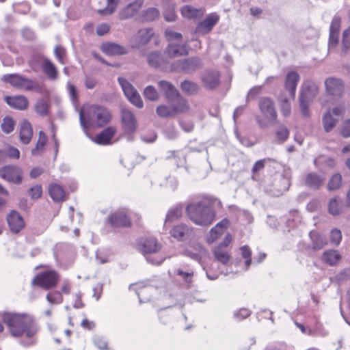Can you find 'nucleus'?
Masks as SVG:
<instances>
[{
    "label": "nucleus",
    "mask_w": 350,
    "mask_h": 350,
    "mask_svg": "<svg viewBox=\"0 0 350 350\" xmlns=\"http://www.w3.org/2000/svg\"><path fill=\"white\" fill-rule=\"evenodd\" d=\"M1 317L12 337L25 336L20 342L21 345L30 347L36 344V336L40 329L33 316L26 312H3Z\"/></svg>",
    "instance_id": "1"
},
{
    "label": "nucleus",
    "mask_w": 350,
    "mask_h": 350,
    "mask_svg": "<svg viewBox=\"0 0 350 350\" xmlns=\"http://www.w3.org/2000/svg\"><path fill=\"white\" fill-rule=\"evenodd\" d=\"M189 218L196 224L207 226L214 221L216 214L214 208L204 198L197 202H191L186 206Z\"/></svg>",
    "instance_id": "2"
},
{
    "label": "nucleus",
    "mask_w": 350,
    "mask_h": 350,
    "mask_svg": "<svg viewBox=\"0 0 350 350\" xmlns=\"http://www.w3.org/2000/svg\"><path fill=\"white\" fill-rule=\"evenodd\" d=\"M86 116L87 121L85 120L83 111H80V124L85 130L88 129V124L92 126L103 127L109 123L111 118V113L108 109L98 105H92L88 107Z\"/></svg>",
    "instance_id": "3"
},
{
    "label": "nucleus",
    "mask_w": 350,
    "mask_h": 350,
    "mask_svg": "<svg viewBox=\"0 0 350 350\" xmlns=\"http://www.w3.org/2000/svg\"><path fill=\"white\" fill-rule=\"evenodd\" d=\"M161 247V244L152 237L142 238L138 243L139 250L146 260L152 265H160L164 261V256L159 254Z\"/></svg>",
    "instance_id": "4"
},
{
    "label": "nucleus",
    "mask_w": 350,
    "mask_h": 350,
    "mask_svg": "<svg viewBox=\"0 0 350 350\" xmlns=\"http://www.w3.org/2000/svg\"><path fill=\"white\" fill-rule=\"evenodd\" d=\"M40 268H46V269L37 273L32 279L31 284L45 291L55 288L60 279L59 273L46 265H40L36 267V269Z\"/></svg>",
    "instance_id": "5"
},
{
    "label": "nucleus",
    "mask_w": 350,
    "mask_h": 350,
    "mask_svg": "<svg viewBox=\"0 0 350 350\" xmlns=\"http://www.w3.org/2000/svg\"><path fill=\"white\" fill-rule=\"evenodd\" d=\"M1 79L3 82L9 83L10 85L17 89L36 92H39L40 90V87L35 81L26 78L18 73L3 75Z\"/></svg>",
    "instance_id": "6"
},
{
    "label": "nucleus",
    "mask_w": 350,
    "mask_h": 350,
    "mask_svg": "<svg viewBox=\"0 0 350 350\" xmlns=\"http://www.w3.org/2000/svg\"><path fill=\"white\" fill-rule=\"evenodd\" d=\"M105 222L113 229L130 228L132 225L129 210L124 207L110 213Z\"/></svg>",
    "instance_id": "7"
},
{
    "label": "nucleus",
    "mask_w": 350,
    "mask_h": 350,
    "mask_svg": "<svg viewBox=\"0 0 350 350\" xmlns=\"http://www.w3.org/2000/svg\"><path fill=\"white\" fill-rule=\"evenodd\" d=\"M121 126L127 141L133 142L137 129V121L134 113L130 110L126 109L121 110Z\"/></svg>",
    "instance_id": "8"
},
{
    "label": "nucleus",
    "mask_w": 350,
    "mask_h": 350,
    "mask_svg": "<svg viewBox=\"0 0 350 350\" xmlns=\"http://www.w3.org/2000/svg\"><path fill=\"white\" fill-rule=\"evenodd\" d=\"M118 81L128 100L137 108H142L143 101L137 90L123 77H118Z\"/></svg>",
    "instance_id": "9"
},
{
    "label": "nucleus",
    "mask_w": 350,
    "mask_h": 350,
    "mask_svg": "<svg viewBox=\"0 0 350 350\" xmlns=\"http://www.w3.org/2000/svg\"><path fill=\"white\" fill-rule=\"evenodd\" d=\"M0 176L10 183L19 185L23 180V171L15 165H5L0 168Z\"/></svg>",
    "instance_id": "10"
},
{
    "label": "nucleus",
    "mask_w": 350,
    "mask_h": 350,
    "mask_svg": "<svg viewBox=\"0 0 350 350\" xmlns=\"http://www.w3.org/2000/svg\"><path fill=\"white\" fill-rule=\"evenodd\" d=\"M202 68V60L198 57H191L178 60L173 64V68L186 74H191Z\"/></svg>",
    "instance_id": "11"
},
{
    "label": "nucleus",
    "mask_w": 350,
    "mask_h": 350,
    "mask_svg": "<svg viewBox=\"0 0 350 350\" xmlns=\"http://www.w3.org/2000/svg\"><path fill=\"white\" fill-rule=\"evenodd\" d=\"M219 14L216 12H212L209 14L205 19L197 24L194 33L206 35L212 31L214 26L219 22Z\"/></svg>",
    "instance_id": "12"
},
{
    "label": "nucleus",
    "mask_w": 350,
    "mask_h": 350,
    "mask_svg": "<svg viewBox=\"0 0 350 350\" xmlns=\"http://www.w3.org/2000/svg\"><path fill=\"white\" fill-rule=\"evenodd\" d=\"M100 49L107 56H120L129 53L127 47L111 41L103 42L100 46Z\"/></svg>",
    "instance_id": "13"
},
{
    "label": "nucleus",
    "mask_w": 350,
    "mask_h": 350,
    "mask_svg": "<svg viewBox=\"0 0 350 350\" xmlns=\"http://www.w3.org/2000/svg\"><path fill=\"white\" fill-rule=\"evenodd\" d=\"M221 75L217 70H206L201 75V81L207 90H213L220 85Z\"/></svg>",
    "instance_id": "14"
},
{
    "label": "nucleus",
    "mask_w": 350,
    "mask_h": 350,
    "mask_svg": "<svg viewBox=\"0 0 350 350\" xmlns=\"http://www.w3.org/2000/svg\"><path fill=\"white\" fill-rule=\"evenodd\" d=\"M259 109L264 117L270 122H275L277 112L273 100L268 97L262 98L259 101Z\"/></svg>",
    "instance_id": "15"
},
{
    "label": "nucleus",
    "mask_w": 350,
    "mask_h": 350,
    "mask_svg": "<svg viewBox=\"0 0 350 350\" xmlns=\"http://www.w3.org/2000/svg\"><path fill=\"white\" fill-rule=\"evenodd\" d=\"M6 220L10 231L14 234L19 232L25 226L24 219L20 213L15 210H12L8 214Z\"/></svg>",
    "instance_id": "16"
},
{
    "label": "nucleus",
    "mask_w": 350,
    "mask_h": 350,
    "mask_svg": "<svg viewBox=\"0 0 350 350\" xmlns=\"http://www.w3.org/2000/svg\"><path fill=\"white\" fill-rule=\"evenodd\" d=\"M327 92L332 96H340L344 91V83L340 79L329 77L325 82Z\"/></svg>",
    "instance_id": "17"
},
{
    "label": "nucleus",
    "mask_w": 350,
    "mask_h": 350,
    "mask_svg": "<svg viewBox=\"0 0 350 350\" xmlns=\"http://www.w3.org/2000/svg\"><path fill=\"white\" fill-rule=\"evenodd\" d=\"M317 93V85L312 81H306L302 84L299 100L312 102Z\"/></svg>",
    "instance_id": "18"
},
{
    "label": "nucleus",
    "mask_w": 350,
    "mask_h": 350,
    "mask_svg": "<svg viewBox=\"0 0 350 350\" xmlns=\"http://www.w3.org/2000/svg\"><path fill=\"white\" fill-rule=\"evenodd\" d=\"M144 0H135L128 4L119 12V18L121 20H126L134 16L142 8Z\"/></svg>",
    "instance_id": "19"
},
{
    "label": "nucleus",
    "mask_w": 350,
    "mask_h": 350,
    "mask_svg": "<svg viewBox=\"0 0 350 350\" xmlns=\"http://www.w3.org/2000/svg\"><path fill=\"white\" fill-rule=\"evenodd\" d=\"M147 62L150 67L161 69L165 68L168 64L167 59L158 51L150 53L147 56Z\"/></svg>",
    "instance_id": "20"
},
{
    "label": "nucleus",
    "mask_w": 350,
    "mask_h": 350,
    "mask_svg": "<svg viewBox=\"0 0 350 350\" xmlns=\"http://www.w3.org/2000/svg\"><path fill=\"white\" fill-rule=\"evenodd\" d=\"M164 53L170 58H174L178 56L187 55L189 53L187 44H178L170 43L165 49Z\"/></svg>",
    "instance_id": "21"
},
{
    "label": "nucleus",
    "mask_w": 350,
    "mask_h": 350,
    "mask_svg": "<svg viewBox=\"0 0 350 350\" xmlns=\"http://www.w3.org/2000/svg\"><path fill=\"white\" fill-rule=\"evenodd\" d=\"M5 100L9 106L18 110H25L29 105L27 98L23 95L6 96Z\"/></svg>",
    "instance_id": "22"
},
{
    "label": "nucleus",
    "mask_w": 350,
    "mask_h": 350,
    "mask_svg": "<svg viewBox=\"0 0 350 350\" xmlns=\"http://www.w3.org/2000/svg\"><path fill=\"white\" fill-rule=\"evenodd\" d=\"M300 77L297 72L291 71L287 73L285 80V89L289 92L290 96L294 98L297 85Z\"/></svg>",
    "instance_id": "23"
},
{
    "label": "nucleus",
    "mask_w": 350,
    "mask_h": 350,
    "mask_svg": "<svg viewBox=\"0 0 350 350\" xmlns=\"http://www.w3.org/2000/svg\"><path fill=\"white\" fill-rule=\"evenodd\" d=\"M33 136V129L30 122L25 119L20 125L19 138L20 141L23 144H28L30 143Z\"/></svg>",
    "instance_id": "24"
},
{
    "label": "nucleus",
    "mask_w": 350,
    "mask_h": 350,
    "mask_svg": "<svg viewBox=\"0 0 350 350\" xmlns=\"http://www.w3.org/2000/svg\"><path fill=\"white\" fill-rule=\"evenodd\" d=\"M158 86L160 90L163 92L166 98L170 102L173 100L176 96H179V92L176 88L167 81H159Z\"/></svg>",
    "instance_id": "25"
},
{
    "label": "nucleus",
    "mask_w": 350,
    "mask_h": 350,
    "mask_svg": "<svg viewBox=\"0 0 350 350\" xmlns=\"http://www.w3.org/2000/svg\"><path fill=\"white\" fill-rule=\"evenodd\" d=\"M180 13L183 17L189 20L200 19L204 16V10L202 9L196 8L190 5L183 6L180 9Z\"/></svg>",
    "instance_id": "26"
},
{
    "label": "nucleus",
    "mask_w": 350,
    "mask_h": 350,
    "mask_svg": "<svg viewBox=\"0 0 350 350\" xmlns=\"http://www.w3.org/2000/svg\"><path fill=\"white\" fill-rule=\"evenodd\" d=\"M116 132L113 126H108L96 136L95 142L100 145L108 144Z\"/></svg>",
    "instance_id": "27"
},
{
    "label": "nucleus",
    "mask_w": 350,
    "mask_h": 350,
    "mask_svg": "<svg viewBox=\"0 0 350 350\" xmlns=\"http://www.w3.org/2000/svg\"><path fill=\"white\" fill-rule=\"evenodd\" d=\"M42 70L49 80L55 81L57 79L58 70L57 67L49 58L44 59L42 63Z\"/></svg>",
    "instance_id": "28"
},
{
    "label": "nucleus",
    "mask_w": 350,
    "mask_h": 350,
    "mask_svg": "<svg viewBox=\"0 0 350 350\" xmlns=\"http://www.w3.org/2000/svg\"><path fill=\"white\" fill-rule=\"evenodd\" d=\"M46 59L48 58L41 53L34 52L30 55L27 63L33 71L38 72Z\"/></svg>",
    "instance_id": "29"
},
{
    "label": "nucleus",
    "mask_w": 350,
    "mask_h": 350,
    "mask_svg": "<svg viewBox=\"0 0 350 350\" xmlns=\"http://www.w3.org/2000/svg\"><path fill=\"white\" fill-rule=\"evenodd\" d=\"M324 180L323 176L317 173H309L306 177V185L310 188L317 189L323 185Z\"/></svg>",
    "instance_id": "30"
},
{
    "label": "nucleus",
    "mask_w": 350,
    "mask_h": 350,
    "mask_svg": "<svg viewBox=\"0 0 350 350\" xmlns=\"http://www.w3.org/2000/svg\"><path fill=\"white\" fill-rule=\"evenodd\" d=\"M49 193L52 200L55 202L62 201L64 198L65 192L62 186L58 184H51L49 187Z\"/></svg>",
    "instance_id": "31"
},
{
    "label": "nucleus",
    "mask_w": 350,
    "mask_h": 350,
    "mask_svg": "<svg viewBox=\"0 0 350 350\" xmlns=\"http://www.w3.org/2000/svg\"><path fill=\"white\" fill-rule=\"evenodd\" d=\"M204 252L205 249L203 247V246L200 244H196L193 247V250L186 249L184 252V254L185 256L189 257L192 260L200 262Z\"/></svg>",
    "instance_id": "32"
},
{
    "label": "nucleus",
    "mask_w": 350,
    "mask_h": 350,
    "mask_svg": "<svg viewBox=\"0 0 350 350\" xmlns=\"http://www.w3.org/2000/svg\"><path fill=\"white\" fill-rule=\"evenodd\" d=\"M189 228L188 226L180 224L174 226L170 230V234L178 240H182L186 235H188Z\"/></svg>",
    "instance_id": "33"
},
{
    "label": "nucleus",
    "mask_w": 350,
    "mask_h": 350,
    "mask_svg": "<svg viewBox=\"0 0 350 350\" xmlns=\"http://www.w3.org/2000/svg\"><path fill=\"white\" fill-rule=\"evenodd\" d=\"M310 237L312 240V248L315 250L322 249L327 244V239L316 231L310 232Z\"/></svg>",
    "instance_id": "34"
},
{
    "label": "nucleus",
    "mask_w": 350,
    "mask_h": 350,
    "mask_svg": "<svg viewBox=\"0 0 350 350\" xmlns=\"http://www.w3.org/2000/svg\"><path fill=\"white\" fill-rule=\"evenodd\" d=\"M175 98H176V102L172 105L174 114L183 113L189 110V105L185 98L182 97L180 94Z\"/></svg>",
    "instance_id": "35"
},
{
    "label": "nucleus",
    "mask_w": 350,
    "mask_h": 350,
    "mask_svg": "<svg viewBox=\"0 0 350 350\" xmlns=\"http://www.w3.org/2000/svg\"><path fill=\"white\" fill-rule=\"evenodd\" d=\"M46 142H47L46 135L44 133V131H40L39 132V137H38L37 143L36 144V146H35V148H33L31 150V154L33 156L40 155V154L44 150V147L46 146Z\"/></svg>",
    "instance_id": "36"
},
{
    "label": "nucleus",
    "mask_w": 350,
    "mask_h": 350,
    "mask_svg": "<svg viewBox=\"0 0 350 350\" xmlns=\"http://www.w3.org/2000/svg\"><path fill=\"white\" fill-rule=\"evenodd\" d=\"M322 259L329 265L333 266L335 265L340 259V255L338 251L329 250L323 252Z\"/></svg>",
    "instance_id": "37"
},
{
    "label": "nucleus",
    "mask_w": 350,
    "mask_h": 350,
    "mask_svg": "<svg viewBox=\"0 0 350 350\" xmlns=\"http://www.w3.org/2000/svg\"><path fill=\"white\" fill-rule=\"evenodd\" d=\"M182 91L187 95H193L196 94L199 90L198 85L189 80H184L180 83V85Z\"/></svg>",
    "instance_id": "38"
},
{
    "label": "nucleus",
    "mask_w": 350,
    "mask_h": 350,
    "mask_svg": "<svg viewBox=\"0 0 350 350\" xmlns=\"http://www.w3.org/2000/svg\"><path fill=\"white\" fill-rule=\"evenodd\" d=\"M322 121L325 131L326 132H329L336 126L338 119L334 118L331 113V111L329 109L324 114Z\"/></svg>",
    "instance_id": "39"
},
{
    "label": "nucleus",
    "mask_w": 350,
    "mask_h": 350,
    "mask_svg": "<svg viewBox=\"0 0 350 350\" xmlns=\"http://www.w3.org/2000/svg\"><path fill=\"white\" fill-rule=\"evenodd\" d=\"M159 16V11L156 8H149L142 11L141 14L142 21L151 22L157 19Z\"/></svg>",
    "instance_id": "40"
},
{
    "label": "nucleus",
    "mask_w": 350,
    "mask_h": 350,
    "mask_svg": "<svg viewBox=\"0 0 350 350\" xmlns=\"http://www.w3.org/2000/svg\"><path fill=\"white\" fill-rule=\"evenodd\" d=\"M328 211L332 215H338L342 213V202L338 198V197L334 198L329 200Z\"/></svg>",
    "instance_id": "41"
},
{
    "label": "nucleus",
    "mask_w": 350,
    "mask_h": 350,
    "mask_svg": "<svg viewBox=\"0 0 350 350\" xmlns=\"http://www.w3.org/2000/svg\"><path fill=\"white\" fill-rule=\"evenodd\" d=\"M16 122L14 118L10 116H6L3 118L1 129L5 134H10L14 130Z\"/></svg>",
    "instance_id": "42"
},
{
    "label": "nucleus",
    "mask_w": 350,
    "mask_h": 350,
    "mask_svg": "<svg viewBox=\"0 0 350 350\" xmlns=\"http://www.w3.org/2000/svg\"><path fill=\"white\" fill-rule=\"evenodd\" d=\"M182 215V208L180 206H175L170 208L165 217V225L167 223H172L174 221L178 219Z\"/></svg>",
    "instance_id": "43"
},
{
    "label": "nucleus",
    "mask_w": 350,
    "mask_h": 350,
    "mask_svg": "<svg viewBox=\"0 0 350 350\" xmlns=\"http://www.w3.org/2000/svg\"><path fill=\"white\" fill-rule=\"evenodd\" d=\"M50 105L48 102L41 98L37 100L35 105V111L40 116H46L49 111Z\"/></svg>",
    "instance_id": "44"
},
{
    "label": "nucleus",
    "mask_w": 350,
    "mask_h": 350,
    "mask_svg": "<svg viewBox=\"0 0 350 350\" xmlns=\"http://www.w3.org/2000/svg\"><path fill=\"white\" fill-rule=\"evenodd\" d=\"M215 258L224 265H226L230 260V255L221 246H217L213 251Z\"/></svg>",
    "instance_id": "45"
},
{
    "label": "nucleus",
    "mask_w": 350,
    "mask_h": 350,
    "mask_svg": "<svg viewBox=\"0 0 350 350\" xmlns=\"http://www.w3.org/2000/svg\"><path fill=\"white\" fill-rule=\"evenodd\" d=\"M167 5L163 11V17L166 21L173 22L176 18L174 7L170 0H167Z\"/></svg>",
    "instance_id": "46"
},
{
    "label": "nucleus",
    "mask_w": 350,
    "mask_h": 350,
    "mask_svg": "<svg viewBox=\"0 0 350 350\" xmlns=\"http://www.w3.org/2000/svg\"><path fill=\"white\" fill-rule=\"evenodd\" d=\"M12 8L14 12L16 13L26 14L30 11L31 7L27 1H23L13 3Z\"/></svg>",
    "instance_id": "47"
},
{
    "label": "nucleus",
    "mask_w": 350,
    "mask_h": 350,
    "mask_svg": "<svg viewBox=\"0 0 350 350\" xmlns=\"http://www.w3.org/2000/svg\"><path fill=\"white\" fill-rule=\"evenodd\" d=\"M342 184V176L339 173L334 174L330 178L328 184L327 189L329 191L336 190L338 189Z\"/></svg>",
    "instance_id": "48"
},
{
    "label": "nucleus",
    "mask_w": 350,
    "mask_h": 350,
    "mask_svg": "<svg viewBox=\"0 0 350 350\" xmlns=\"http://www.w3.org/2000/svg\"><path fill=\"white\" fill-rule=\"evenodd\" d=\"M157 114L161 118H168L174 115L172 106L159 105L156 109Z\"/></svg>",
    "instance_id": "49"
},
{
    "label": "nucleus",
    "mask_w": 350,
    "mask_h": 350,
    "mask_svg": "<svg viewBox=\"0 0 350 350\" xmlns=\"http://www.w3.org/2000/svg\"><path fill=\"white\" fill-rule=\"evenodd\" d=\"M289 130L284 125H280L275 132L276 137L281 144L284 143L289 137Z\"/></svg>",
    "instance_id": "50"
},
{
    "label": "nucleus",
    "mask_w": 350,
    "mask_h": 350,
    "mask_svg": "<svg viewBox=\"0 0 350 350\" xmlns=\"http://www.w3.org/2000/svg\"><path fill=\"white\" fill-rule=\"evenodd\" d=\"M46 300L52 304H59L63 301V296L59 291H53L47 293Z\"/></svg>",
    "instance_id": "51"
},
{
    "label": "nucleus",
    "mask_w": 350,
    "mask_h": 350,
    "mask_svg": "<svg viewBox=\"0 0 350 350\" xmlns=\"http://www.w3.org/2000/svg\"><path fill=\"white\" fill-rule=\"evenodd\" d=\"M107 6L103 9H100L98 12L101 15L111 14L116 9L117 1L116 0H107Z\"/></svg>",
    "instance_id": "52"
},
{
    "label": "nucleus",
    "mask_w": 350,
    "mask_h": 350,
    "mask_svg": "<svg viewBox=\"0 0 350 350\" xmlns=\"http://www.w3.org/2000/svg\"><path fill=\"white\" fill-rule=\"evenodd\" d=\"M54 55L61 64H66L65 58L66 57V51L64 46L62 45H56L54 49Z\"/></svg>",
    "instance_id": "53"
},
{
    "label": "nucleus",
    "mask_w": 350,
    "mask_h": 350,
    "mask_svg": "<svg viewBox=\"0 0 350 350\" xmlns=\"http://www.w3.org/2000/svg\"><path fill=\"white\" fill-rule=\"evenodd\" d=\"M144 95L146 98L152 101H155L159 98L158 92L152 85H148L144 89Z\"/></svg>",
    "instance_id": "54"
},
{
    "label": "nucleus",
    "mask_w": 350,
    "mask_h": 350,
    "mask_svg": "<svg viewBox=\"0 0 350 350\" xmlns=\"http://www.w3.org/2000/svg\"><path fill=\"white\" fill-rule=\"evenodd\" d=\"M241 256L245 259V264L246 269H247L251 264L252 261V252L250 248L247 245H243L240 248Z\"/></svg>",
    "instance_id": "55"
},
{
    "label": "nucleus",
    "mask_w": 350,
    "mask_h": 350,
    "mask_svg": "<svg viewBox=\"0 0 350 350\" xmlns=\"http://www.w3.org/2000/svg\"><path fill=\"white\" fill-rule=\"evenodd\" d=\"M175 273L180 276L182 280L188 284H190L193 281V271L185 272L178 269L175 271Z\"/></svg>",
    "instance_id": "56"
},
{
    "label": "nucleus",
    "mask_w": 350,
    "mask_h": 350,
    "mask_svg": "<svg viewBox=\"0 0 350 350\" xmlns=\"http://www.w3.org/2000/svg\"><path fill=\"white\" fill-rule=\"evenodd\" d=\"M28 193L31 198L33 200H37L40 198L42 194V188L40 185H36L29 188Z\"/></svg>",
    "instance_id": "57"
},
{
    "label": "nucleus",
    "mask_w": 350,
    "mask_h": 350,
    "mask_svg": "<svg viewBox=\"0 0 350 350\" xmlns=\"http://www.w3.org/2000/svg\"><path fill=\"white\" fill-rule=\"evenodd\" d=\"M341 25V18L339 16H334L332 20L329 32L339 33Z\"/></svg>",
    "instance_id": "58"
},
{
    "label": "nucleus",
    "mask_w": 350,
    "mask_h": 350,
    "mask_svg": "<svg viewBox=\"0 0 350 350\" xmlns=\"http://www.w3.org/2000/svg\"><path fill=\"white\" fill-rule=\"evenodd\" d=\"M342 240L341 231L339 229L334 228L330 232V241L335 245H338Z\"/></svg>",
    "instance_id": "59"
},
{
    "label": "nucleus",
    "mask_w": 350,
    "mask_h": 350,
    "mask_svg": "<svg viewBox=\"0 0 350 350\" xmlns=\"http://www.w3.org/2000/svg\"><path fill=\"white\" fill-rule=\"evenodd\" d=\"M281 113L284 117H287L291 112V106L287 98L282 99L280 102Z\"/></svg>",
    "instance_id": "60"
},
{
    "label": "nucleus",
    "mask_w": 350,
    "mask_h": 350,
    "mask_svg": "<svg viewBox=\"0 0 350 350\" xmlns=\"http://www.w3.org/2000/svg\"><path fill=\"white\" fill-rule=\"evenodd\" d=\"M165 36L169 42L180 40L183 38V36L180 33L174 31L171 29H165Z\"/></svg>",
    "instance_id": "61"
},
{
    "label": "nucleus",
    "mask_w": 350,
    "mask_h": 350,
    "mask_svg": "<svg viewBox=\"0 0 350 350\" xmlns=\"http://www.w3.org/2000/svg\"><path fill=\"white\" fill-rule=\"evenodd\" d=\"M139 33L140 36V42L144 44L148 42L153 35V31L152 29L141 30Z\"/></svg>",
    "instance_id": "62"
},
{
    "label": "nucleus",
    "mask_w": 350,
    "mask_h": 350,
    "mask_svg": "<svg viewBox=\"0 0 350 350\" xmlns=\"http://www.w3.org/2000/svg\"><path fill=\"white\" fill-rule=\"evenodd\" d=\"M342 44L343 48L346 49L350 48V27L343 31Z\"/></svg>",
    "instance_id": "63"
},
{
    "label": "nucleus",
    "mask_w": 350,
    "mask_h": 350,
    "mask_svg": "<svg viewBox=\"0 0 350 350\" xmlns=\"http://www.w3.org/2000/svg\"><path fill=\"white\" fill-rule=\"evenodd\" d=\"M340 133L343 137H350V119H347L343 122Z\"/></svg>",
    "instance_id": "64"
}]
</instances>
